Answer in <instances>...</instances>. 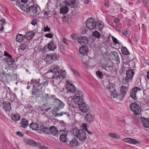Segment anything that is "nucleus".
<instances>
[{"label": "nucleus", "mask_w": 149, "mask_h": 149, "mask_svg": "<svg viewBox=\"0 0 149 149\" xmlns=\"http://www.w3.org/2000/svg\"><path fill=\"white\" fill-rule=\"evenodd\" d=\"M118 31L122 33L123 34L125 35H126L127 34V31L126 29H123L121 30L120 29L119 30H118Z\"/></svg>", "instance_id": "obj_50"}, {"label": "nucleus", "mask_w": 149, "mask_h": 149, "mask_svg": "<svg viewBox=\"0 0 149 149\" xmlns=\"http://www.w3.org/2000/svg\"><path fill=\"white\" fill-rule=\"evenodd\" d=\"M16 134L17 135L21 137H22L23 136V134L22 133L19 131L17 132H16Z\"/></svg>", "instance_id": "obj_61"}, {"label": "nucleus", "mask_w": 149, "mask_h": 149, "mask_svg": "<svg viewBox=\"0 0 149 149\" xmlns=\"http://www.w3.org/2000/svg\"><path fill=\"white\" fill-rule=\"evenodd\" d=\"M20 8L22 11H25L28 12V7H26L23 5H21L20 6Z\"/></svg>", "instance_id": "obj_47"}, {"label": "nucleus", "mask_w": 149, "mask_h": 149, "mask_svg": "<svg viewBox=\"0 0 149 149\" xmlns=\"http://www.w3.org/2000/svg\"><path fill=\"white\" fill-rule=\"evenodd\" d=\"M78 42L80 45L86 44L88 43L87 38L85 36H81L78 39Z\"/></svg>", "instance_id": "obj_16"}, {"label": "nucleus", "mask_w": 149, "mask_h": 149, "mask_svg": "<svg viewBox=\"0 0 149 149\" xmlns=\"http://www.w3.org/2000/svg\"><path fill=\"white\" fill-rule=\"evenodd\" d=\"M59 67L57 65H51L50 67V69L49 71L51 72H54L55 73L61 70H59Z\"/></svg>", "instance_id": "obj_19"}, {"label": "nucleus", "mask_w": 149, "mask_h": 149, "mask_svg": "<svg viewBox=\"0 0 149 149\" xmlns=\"http://www.w3.org/2000/svg\"><path fill=\"white\" fill-rule=\"evenodd\" d=\"M128 78H123V79L122 83L124 85H127V86L128 87L129 85V80Z\"/></svg>", "instance_id": "obj_43"}, {"label": "nucleus", "mask_w": 149, "mask_h": 149, "mask_svg": "<svg viewBox=\"0 0 149 149\" xmlns=\"http://www.w3.org/2000/svg\"><path fill=\"white\" fill-rule=\"evenodd\" d=\"M88 47L85 45L81 47L79 49V58L87 56V54L88 51Z\"/></svg>", "instance_id": "obj_8"}, {"label": "nucleus", "mask_w": 149, "mask_h": 149, "mask_svg": "<svg viewBox=\"0 0 149 149\" xmlns=\"http://www.w3.org/2000/svg\"><path fill=\"white\" fill-rule=\"evenodd\" d=\"M3 108L5 111H10L11 109L10 103L8 101L4 102L3 104Z\"/></svg>", "instance_id": "obj_18"}, {"label": "nucleus", "mask_w": 149, "mask_h": 149, "mask_svg": "<svg viewBox=\"0 0 149 149\" xmlns=\"http://www.w3.org/2000/svg\"><path fill=\"white\" fill-rule=\"evenodd\" d=\"M111 38H112V40H113V42H114L115 43H117V44L118 43V40H117V39L116 38L114 37L113 36H112Z\"/></svg>", "instance_id": "obj_58"}, {"label": "nucleus", "mask_w": 149, "mask_h": 149, "mask_svg": "<svg viewBox=\"0 0 149 149\" xmlns=\"http://www.w3.org/2000/svg\"><path fill=\"white\" fill-rule=\"evenodd\" d=\"M31 24L33 25L34 26H35L36 24H37V20L36 19H33L31 22Z\"/></svg>", "instance_id": "obj_60"}, {"label": "nucleus", "mask_w": 149, "mask_h": 149, "mask_svg": "<svg viewBox=\"0 0 149 149\" xmlns=\"http://www.w3.org/2000/svg\"><path fill=\"white\" fill-rule=\"evenodd\" d=\"M93 36L97 38H99L101 36L100 34L97 31H95L93 33Z\"/></svg>", "instance_id": "obj_42"}, {"label": "nucleus", "mask_w": 149, "mask_h": 149, "mask_svg": "<svg viewBox=\"0 0 149 149\" xmlns=\"http://www.w3.org/2000/svg\"><path fill=\"white\" fill-rule=\"evenodd\" d=\"M107 64L105 63L104 64H102L101 65V67L102 68L107 71V70L106 69V68H107Z\"/></svg>", "instance_id": "obj_55"}, {"label": "nucleus", "mask_w": 149, "mask_h": 149, "mask_svg": "<svg viewBox=\"0 0 149 149\" xmlns=\"http://www.w3.org/2000/svg\"><path fill=\"white\" fill-rule=\"evenodd\" d=\"M56 47V43L53 40L50 42L48 44V48L49 50L54 51Z\"/></svg>", "instance_id": "obj_17"}, {"label": "nucleus", "mask_w": 149, "mask_h": 149, "mask_svg": "<svg viewBox=\"0 0 149 149\" xmlns=\"http://www.w3.org/2000/svg\"><path fill=\"white\" fill-rule=\"evenodd\" d=\"M68 133V131L65 128L59 131V134L61 133V134L60 136L59 139L61 141L65 143L67 141L66 136Z\"/></svg>", "instance_id": "obj_10"}, {"label": "nucleus", "mask_w": 149, "mask_h": 149, "mask_svg": "<svg viewBox=\"0 0 149 149\" xmlns=\"http://www.w3.org/2000/svg\"><path fill=\"white\" fill-rule=\"evenodd\" d=\"M62 41L66 45H68L67 40L65 38H63L62 39Z\"/></svg>", "instance_id": "obj_62"}, {"label": "nucleus", "mask_w": 149, "mask_h": 149, "mask_svg": "<svg viewBox=\"0 0 149 149\" xmlns=\"http://www.w3.org/2000/svg\"><path fill=\"white\" fill-rule=\"evenodd\" d=\"M66 87L69 92L74 93L76 91L75 87L72 85L70 84H67Z\"/></svg>", "instance_id": "obj_23"}, {"label": "nucleus", "mask_w": 149, "mask_h": 149, "mask_svg": "<svg viewBox=\"0 0 149 149\" xmlns=\"http://www.w3.org/2000/svg\"><path fill=\"white\" fill-rule=\"evenodd\" d=\"M96 74L97 76L100 79H101L103 77V74L100 71H97L96 72Z\"/></svg>", "instance_id": "obj_46"}, {"label": "nucleus", "mask_w": 149, "mask_h": 149, "mask_svg": "<svg viewBox=\"0 0 149 149\" xmlns=\"http://www.w3.org/2000/svg\"><path fill=\"white\" fill-rule=\"evenodd\" d=\"M131 110L135 114H140L141 112L140 107L136 102L132 103L130 106Z\"/></svg>", "instance_id": "obj_5"}, {"label": "nucleus", "mask_w": 149, "mask_h": 149, "mask_svg": "<svg viewBox=\"0 0 149 149\" xmlns=\"http://www.w3.org/2000/svg\"><path fill=\"white\" fill-rule=\"evenodd\" d=\"M125 96L123 95V94L121 93L120 94H118V95H117L115 99V100L117 102L121 101L123 100Z\"/></svg>", "instance_id": "obj_37"}, {"label": "nucleus", "mask_w": 149, "mask_h": 149, "mask_svg": "<svg viewBox=\"0 0 149 149\" xmlns=\"http://www.w3.org/2000/svg\"><path fill=\"white\" fill-rule=\"evenodd\" d=\"M53 115H54L56 117L57 116H62L63 117L65 118H69L70 116V113L69 112L65 111H61L59 113H56V112H55L54 114V112H53Z\"/></svg>", "instance_id": "obj_13"}, {"label": "nucleus", "mask_w": 149, "mask_h": 149, "mask_svg": "<svg viewBox=\"0 0 149 149\" xmlns=\"http://www.w3.org/2000/svg\"><path fill=\"white\" fill-rule=\"evenodd\" d=\"M28 44H26V43L22 45L20 47V49L23 50H26V49L28 48Z\"/></svg>", "instance_id": "obj_45"}, {"label": "nucleus", "mask_w": 149, "mask_h": 149, "mask_svg": "<svg viewBox=\"0 0 149 149\" xmlns=\"http://www.w3.org/2000/svg\"><path fill=\"white\" fill-rule=\"evenodd\" d=\"M141 121L144 127L147 128L149 127V119H148L144 117H142L141 118Z\"/></svg>", "instance_id": "obj_22"}, {"label": "nucleus", "mask_w": 149, "mask_h": 149, "mask_svg": "<svg viewBox=\"0 0 149 149\" xmlns=\"http://www.w3.org/2000/svg\"><path fill=\"white\" fill-rule=\"evenodd\" d=\"M48 82V81H46L39 83L37 86H34V89L32 90V96L31 97L34 98L35 96L36 97H43L44 94L43 91L44 90L45 87L47 85Z\"/></svg>", "instance_id": "obj_1"}, {"label": "nucleus", "mask_w": 149, "mask_h": 149, "mask_svg": "<svg viewBox=\"0 0 149 149\" xmlns=\"http://www.w3.org/2000/svg\"><path fill=\"white\" fill-rule=\"evenodd\" d=\"M24 142L26 144L38 147H40V144L38 142H36L33 140L28 139H24Z\"/></svg>", "instance_id": "obj_12"}, {"label": "nucleus", "mask_w": 149, "mask_h": 149, "mask_svg": "<svg viewBox=\"0 0 149 149\" xmlns=\"http://www.w3.org/2000/svg\"><path fill=\"white\" fill-rule=\"evenodd\" d=\"M53 103L55 106H57V107L61 109L63 108L65 105L64 104L61 100L58 99H55L53 101Z\"/></svg>", "instance_id": "obj_15"}, {"label": "nucleus", "mask_w": 149, "mask_h": 149, "mask_svg": "<svg viewBox=\"0 0 149 149\" xmlns=\"http://www.w3.org/2000/svg\"><path fill=\"white\" fill-rule=\"evenodd\" d=\"M128 89V86H122L120 88V93L125 96L126 94L127 91Z\"/></svg>", "instance_id": "obj_34"}, {"label": "nucleus", "mask_w": 149, "mask_h": 149, "mask_svg": "<svg viewBox=\"0 0 149 149\" xmlns=\"http://www.w3.org/2000/svg\"><path fill=\"white\" fill-rule=\"evenodd\" d=\"M49 98H50V102L52 101V100L53 101L54 100H55V99H57L56 98L55 95H51L50 97H49Z\"/></svg>", "instance_id": "obj_51"}, {"label": "nucleus", "mask_w": 149, "mask_h": 149, "mask_svg": "<svg viewBox=\"0 0 149 149\" xmlns=\"http://www.w3.org/2000/svg\"><path fill=\"white\" fill-rule=\"evenodd\" d=\"M45 95L44 96V99L45 100L48 101V102H50V98L49 97V96L47 94H45Z\"/></svg>", "instance_id": "obj_48"}, {"label": "nucleus", "mask_w": 149, "mask_h": 149, "mask_svg": "<svg viewBox=\"0 0 149 149\" xmlns=\"http://www.w3.org/2000/svg\"><path fill=\"white\" fill-rule=\"evenodd\" d=\"M50 128H48L47 127H44L41 129V131L47 134H50Z\"/></svg>", "instance_id": "obj_41"}, {"label": "nucleus", "mask_w": 149, "mask_h": 149, "mask_svg": "<svg viewBox=\"0 0 149 149\" xmlns=\"http://www.w3.org/2000/svg\"><path fill=\"white\" fill-rule=\"evenodd\" d=\"M28 13L30 15L34 16L38 12L40 7L38 5H33L31 6H28Z\"/></svg>", "instance_id": "obj_6"}, {"label": "nucleus", "mask_w": 149, "mask_h": 149, "mask_svg": "<svg viewBox=\"0 0 149 149\" xmlns=\"http://www.w3.org/2000/svg\"><path fill=\"white\" fill-rule=\"evenodd\" d=\"M0 21L1 22L3 23L1 24V25L2 26H3L4 24L6 23V20L5 19L2 18H1L0 20Z\"/></svg>", "instance_id": "obj_54"}, {"label": "nucleus", "mask_w": 149, "mask_h": 149, "mask_svg": "<svg viewBox=\"0 0 149 149\" xmlns=\"http://www.w3.org/2000/svg\"><path fill=\"white\" fill-rule=\"evenodd\" d=\"M68 8L66 6H64L60 9V13L63 14L66 13L68 12Z\"/></svg>", "instance_id": "obj_38"}, {"label": "nucleus", "mask_w": 149, "mask_h": 149, "mask_svg": "<svg viewBox=\"0 0 149 149\" xmlns=\"http://www.w3.org/2000/svg\"><path fill=\"white\" fill-rule=\"evenodd\" d=\"M39 82V81L36 79H32L31 80V84H35L37 86L38 84V83Z\"/></svg>", "instance_id": "obj_49"}, {"label": "nucleus", "mask_w": 149, "mask_h": 149, "mask_svg": "<svg viewBox=\"0 0 149 149\" xmlns=\"http://www.w3.org/2000/svg\"><path fill=\"white\" fill-rule=\"evenodd\" d=\"M12 120L16 122L19 120L20 118V116L17 113H13L11 116Z\"/></svg>", "instance_id": "obj_26"}, {"label": "nucleus", "mask_w": 149, "mask_h": 149, "mask_svg": "<svg viewBox=\"0 0 149 149\" xmlns=\"http://www.w3.org/2000/svg\"><path fill=\"white\" fill-rule=\"evenodd\" d=\"M50 134L56 136L58 133V130L56 127L55 126H52L50 127Z\"/></svg>", "instance_id": "obj_20"}, {"label": "nucleus", "mask_w": 149, "mask_h": 149, "mask_svg": "<svg viewBox=\"0 0 149 149\" xmlns=\"http://www.w3.org/2000/svg\"><path fill=\"white\" fill-rule=\"evenodd\" d=\"M75 2V0H65L64 3L66 6H70L71 7H73Z\"/></svg>", "instance_id": "obj_24"}, {"label": "nucleus", "mask_w": 149, "mask_h": 149, "mask_svg": "<svg viewBox=\"0 0 149 149\" xmlns=\"http://www.w3.org/2000/svg\"><path fill=\"white\" fill-rule=\"evenodd\" d=\"M45 36L47 38H52V35L51 33H48L45 34Z\"/></svg>", "instance_id": "obj_57"}, {"label": "nucleus", "mask_w": 149, "mask_h": 149, "mask_svg": "<svg viewBox=\"0 0 149 149\" xmlns=\"http://www.w3.org/2000/svg\"><path fill=\"white\" fill-rule=\"evenodd\" d=\"M48 58L51 59L52 61L57 60L59 59V56L58 55L55 54H53L52 55L48 56Z\"/></svg>", "instance_id": "obj_28"}, {"label": "nucleus", "mask_w": 149, "mask_h": 149, "mask_svg": "<svg viewBox=\"0 0 149 149\" xmlns=\"http://www.w3.org/2000/svg\"><path fill=\"white\" fill-rule=\"evenodd\" d=\"M72 98L75 104H76V100L79 102H80L83 100L82 99V97H80L79 95L77 94H76V95L74 96Z\"/></svg>", "instance_id": "obj_36"}, {"label": "nucleus", "mask_w": 149, "mask_h": 149, "mask_svg": "<svg viewBox=\"0 0 149 149\" xmlns=\"http://www.w3.org/2000/svg\"><path fill=\"white\" fill-rule=\"evenodd\" d=\"M76 104L79 105V109L82 112L86 113L88 112L89 109V107L88 105L86 104L83 101L79 102L76 100Z\"/></svg>", "instance_id": "obj_4"}, {"label": "nucleus", "mask_w": 149, "mask_h": 149, "mask_svg": "<svg viewBox=\"0 0 149 149\" xmlns=\"http://www.w3.org/2000/svg\"><path fill=\"white\" fill-rule=\"evenodd\" d=\"M121 51L122 53L125 55H127L129 54V52L125 47H122L121 49Z\"/></svg>", "instance_id": "obj_39"}, {"label": "nucleus", "mask_w": 149, "mask_h": 149, "mask_svg": "<svg viewBox=\"0 0 149 149\" xmlns=\"http://www.w3.org/2000/svg\"><path fill=\"white\" fill-rule=\"evenodd\" d=\"M70 144L73 147L77 146L79 145L77 140L75 138L72 139L70 141Z\"/></svg>", "instance_id": "obj_32"}, {"label": "nucleus", "mask_w": 149, "mask_h": 149, "mask_svg": "<svg viewBox=\"0 0 149 149\" xmlns=\"http://www.w3.org/2000/svg\"><path fill=\"white\" fill-rule=\"evenodd\" d=\"M85 118L87 123H90L94 120V116L91 112H89L86 114Z\"/></svg>", "instance_id": "obj_11"}, {"label": "nucleus", "mask_w": 149, "mask_h": 149, "mask_svg": "<svg viewBox=\"0 0 149 149\" xmlns=\"http://www.w3.org/2000/svg\"><path fill=\"white\" fill-rule=\"evenodd\" d=\"M30 127L33 130H37L39 128V125L36 123H32L29 125Z\"/></svg>", "instance_id": "obj_27"}, {"label": "nucleus", "mask_w": 149, "mask_h": 149, "mask_svg": "<svg viewBox=\"0 0 149 149\" xmlns=\"http://www.w3.org/2000/svg\"><path fill=\"white\" fill-rule=\"evenodd\" d=\"M111 54L117 62L120 63V59L118 53L115 51H113L111 52Z\"/></svg>", "instance_id": "obj_33"}, {"label": "nucleus", "mask_w": 149, "mask_h": 149, "mask_svg": "<svg viewBox=\"0 0 149 149\" xmlns=\"http://www.w3.org/2000/svg\"><path fill=\"white\" fill-rule=\"evenodd\" d=\"M8 57V58L7 59V61H10L11 62H14L15 60L10 55V56H9Z\"/></svg>", "instance_id": "obj_52"}, {"label": "nucleus", "mask_w": 149, "mask_h": 149, "mask_svg": "<svg viewBox=\"0 0 149 149\" xmlns=\"http://www.w3.org/2000/svg\"><path fill=\"white\" fill-rule=\"evenodd\" d=\"M21 126L24 128H26L28 125V120L25 118H23L21 120Z\"/></svg>", "instance_id": "obj_31"}, {"label": "nucleus", "mask_w": 149, "mask_h": 149, "mask_svg": "<svg viewBox=\"0 0 149 149\" xmlns=\"http://www.w3.org/2000/svg\"><path fill=\"white\" fill-rule=\"evenodd\" d=\"M34 35L35 34L33 32H28L25 35V38L28 40H30L33 37Z\"/></svg>", "instance_id": "obj_29"}, {"label": "nucleus", "mask_w": 149, "mask_h": 149, "mask_svg": "<svg viewBox=\"0 0 149 149\" xmlns=\"http://www.w3.org/2000/svg\"><path fill=\"white\" fill-rule=\"evenodd\" d=\"M109 136L115 138H116L117 137L116 134L113 133H109Z\"/></svg>", "instance_id": "obj_56"}, {"label": "nucleus", "mask_w": 149, "mask_h": 149, "mask_svg": "<svg viewBox=\"0 0 149 149\" xmlns=\"http://www.w3.org/2000/svg\"><path fill=\"white\" fill-rule=\"evenodd\" d=\"M42 107L44 109V110L47 112V111L49 110L51 108L47 105L46 104H44L42 106Z\"/></svg>", "instance_id": "obj_44"}, {"label": "nucleus", "mask_w": 149, "mask_h": 149, "mask_svg": "<svg viewBox=\"0 0 149 149\" xmlns=\"http://www.w3.org/2000/svg\"><path fill=\"white\" fill-rule=\"evenodd\" d=\"M134 74V72L132 69H128L126 71V77L128 79H132Z\"/></svg>", "instance_id": "obj_21"}, {"label": "nucleus", "mask_w": 149, "mask_h": 149, "mask_svg": "<svg viewBox=\"0 0 149 149\" xmlns=\"http://www.w3.org/2000/svg\"><path fill=\"white\" fill-rule=\"evenodd\" d=\"M96 27H95V29L101 30L103 28L104 26L103 24L101 22H96Z\"/></svg>", "instance_id": "obj_35"}, {"label": "nucleus", "mask_w": 149, "mask_h": 149, "mask_svg": "<svg viewBox=\"0 0 149 149\" xmlns=\"http://www.w3.org/2000/svg\"><path fill=\"white\" fill-rule=\"evenodd\" d=\"M75 93L79 94V97H83V93L80 91H77Z\"/></svg>", "instance_id": "obj_53"}, {"label": "nucleus", "mask_w": 149, "mask_h": 149, "mask_svg": "<svg viewBox=\"0 0 149 149\" xmlns=\"http://www.w3.org/2000/svg\"><path fill=\"white\" fill-rule=\"evenodd\" d=\"M44 31L45 32L50 31V29L47 26H46L44 27Z\"/></svg>", "instance_id": "obj_59"}, {"label": "nucleus", "mask_w": 149, "mask_h": 149, "mask_svg": "<svg viewBox=\"0 0 149 149\" xmlns=\"http://www.w3.org/2000/svg\"><path fill=\"white\" fill-rule=\"evenodd\" d=\"M123 141L126 142L133 144L138 143V141L136 140L131 138H126L123 139Z\"/></svg>", "instance_id": "obj_25"}, {"label": "nucleus", "mask_w": 149, "mask_h": 149, "mask_svg": "<svg viewBox=\"0 0 149 149\" xmlns=\"http://www.w3.org/2000/svg\"><path fill=\"white\" fill-rule=\"evenodd\" d=\"M76 135L79 139L83 143L86 138V133L83 129L76 130Z\"/></svg>", "instance_id": "obj_3"}, {"label": "nucleus", "mask_w": 149, "mask_h": 149, "mask_svg": "<svg viewBox=\"0 0 149 149\" xmlns=\"http://www.w3.org/2000/svg\"><path fill=\"white\" fill-rule=\"evenodd\" d=\"M118 94V93H117L116 91V90L114 89L113 91L111 93V98L115 99Z\"/></svg>", "instance_id": "obj_40"}, {"label": "nucleus", "mask_w": 149, "mask_h": 149, "mask_svg": "<svg viewBox=\"0 0 149 149\" xmlns=\"http://www.w3.org/2000/svg\"><path fill=\"white\" fill-rule=\"evenodd\" d=\"M87 27L89 30H93L96 27V21L92 18H90L88 19L86 22Z\"/></svg>", "instance_id": "obj_7"}, {"label": "nucleus", "mask_w": 149, "mask_h": 149, "mask_svg": "<svg viewBox=\"0 0 149 149\" xmlns=\"http://www.w3.org/2000/svg\"><path fill=\"white\" fill-rule=\"evenodd\" d=\"M66 72L65 70H61L56 72L53 76L51 83L52 85L56 86L65 77Z\"/></svg>", "instance_id": "obj_2"}, {"label": "nucleus", "mask_w": 149, "mask_h": 149, "mask_svg": "<svg viewBox=\"0 0 149 149\" xmlns=\"http://www.w3.org/2000/svg\"><path fill=\"white\" fill-rule=\"evenodd\" d=\"M70 37L72 39H75L76 38V35L73 34L70 35Z\"/></svg>", "instance_id": "obj_64"}, {"label": "nucleus", "mask_w": 149, "mask_h": 149, "mask_svg": "<svg viewBox=\"0 0 149 149\" xmlns=\"http://www.w3.org/2000/svg\"><path fill=\"white\" fill-rule=\"evenodd\" d=\"M82 126L83 128V130H86V129L87 128V125L85 123H83L82 124Z\"/></svg>", "instance_id": "obj_63"}, {"label": "nucleus", "mask_w": 149, "mask_h": 149, "mask_svg": "<svg viewBox=\"0 0 149 149\" xmlns=\"http://www.w3.org/2000/svg\"><path fill=\"white\" fill-rule=\"evenodd\" d=\"M24 38H25V35L18 33L16 36V40L18 42H21Z\"/></svg>", "instance_id": "obj_30"}, {"label": "nucleus", "mask_w": 149, "mask_h": 149, "mask_svg": "<svg viewBox=\"0 0 149 149\" xmlns=\"http://www.w3.org/2000/svg\"><path fill=\"white\" fill-rule=\"evenodd\" d=\"M79 58L82 61L85 68H88L91 66V59L88 56H85Z\"/></svg>", "instance_id": "obj_9"}, {"label": "nucleus", "mask_w": 149, "mask_h": 149, "mask_svg": "<svg viewBox=\"0 0 149 149\" xmlns=\"http://www.w3.org/2000/svg\"><path fill=\"white\" fill-rule=\"evenodd\" d=\"M141 89L139 87H134L133 88L130 92V96L133 99L136 100V94L138 91H140Z\"/></svg>", "instance_id": "obj_14"}]
</instances>
